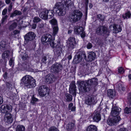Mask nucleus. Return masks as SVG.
I'll return each instance as SVG.
<instances>
[{
    "label": "nucleus",
    "instance_id": "79ce46f5",
    "mask_svg": "<svg viewBox=\"0 0 131 131\" xmlns=\"http://www.w3.org/2000/svg\"><path fill=\"white\" fill-rule=\"evenodd\" d=\"M119 90H122L124 91L125 90V87L123 85H119L118 87H117Z\"/></svg>",
    "mask_w": 131,
    "mask_h": 131
},
{
    "label": "nucleus",
    "instance_id": "7ed1b4c3",
    "mask_svg": "<svg viewBox=\"0 0 131 131\" xmlns=\"http://www.w3.org/2000/svg\"><path fill=\"white\" fill-rule=\"evenodd\" d=\"M82 15V13L79 10L74 11L70 14L69 19L71 22H76L80 20Z\"/></svg>",
    "mask_w": 131,
    "mask_h": 131
},
{
    "label": "nucleus",
    "instance_id": "412c9836",
    "mask_svg": "<svg viewBox=\"0 0 131 131\" xmlns=\"http://www.w3.org/2000/svg\"><path fill=\"white\" fill-rule=\"evenodd\" d=\"M54 77L52 74H48L45 77V81L48 83H52L54 81Z\"/></svg>",
    "mask_w": 131,
    "mask_h": 131
},
{
    "label": "nucleus",
    "instance_id": "c9c22d12",
    "mask_svg": "<svg viewBox=\"0 0 131 131\" xmlns=\"http://www.w3.org/2000/svg\"><path fill=\"white\" fill-rule=\"evenodd\" d=\"M125 113L128 114L131 113V107H126L124 110Z\"/></svg>",
    "mask_w": 131,
    "mask_h": 131
},
{
    "label": "nucleus",
    "instance_id": "a18cd8bd",
    "mask_svg": "<svg viewBox=\"0 0 131 131\" xmlns=\"http://www.w3.org/2000/svg\"><path fill=\"white\" fill-rule=\"evenodd\" d=\"M38 101V99L34 97H32V101H31V102L32 103H34L35 102H36L37 101Z\"/></svg>",
    "mask_w": 131,
    "mask_h": 131
},
{
    "label": "nucleus",
    "instance_id": "f03ea898",
    "mask_svg": "<svg viewBox=\"0 0 131 131\" xmlns=\"http://www.w3.org/2000/svg\"><path fill=\"white\" fill-rule=\"evenodd\" d=\"M21 80L28 88L34 87L36 86L35 80L29 75H25L23 78Z\"/></svg>",
    "mask_w": 131,
    "mask_h": 131
},
{
    "label": "nucleus",
    "instance_id": "37998d69",
    "mask_svg": "<svg viewBox=\"0 0 131 131\" xmlns=\"http://www.w3.org/2000/svg\"><path fill=\"white\" fill-rule=\"evenodd\" d=\"M47 58L46 57H42L41 60V64H45L46 63Z\"/></svg>",
    "mask_w": 131,
    "mask_h": 131
},
{
    "label": "nucleus",
    "instance_id": "3c124183",
    "mask_svg": "<svg viewBox=\"0 0 131 131\" xmlns=\"http://www.w3.org/2000/svg\"><path fill=\"white\" fill-rule=\"evenodd\" d=\"M7 10L6 9H4L2 12V14L3 15H5L7 13Z\"/></svg>",
    "mask_w": 131,
    "mask_h": 131
},
{
    "label": "nucleus",
    "instance_id": "09e8293b",
    "mask_svg": "<svg viewBox=\"0 0 131 131\" xmlns=\"http://www.w3.org/2000/svg\"><path fill=\"white\" fill-rule=\"evenodd\" d=\"M118 72L120 73H123L124 72V70L123 68L122 67L119 68L118 69Z\"/></svg>",
    "mask_w": 131,
    "mask_h": 131
},
{
    "label": "nucleus",
    "instance_id": "e2e57ef3",
    "mask_svg": "<svg viewBox=\"0 0 131 131\" xmlns=\"http://www.w3.org/2000/svg\"><path fill=\"white\" fill-rule=\"evenodd\" d=\"M7 73L5 72L3 75L4 77L5 78H6L7 77Z\"/></svg>",
    "mask_w": 131,
    "mask_h": 131
},
{
    "label": "nucleus",
    "instance_id": "c756f323",
    "mask_svg": "<svg viewBox=\"0 0 131 131\" xmlns=\"http://www.w3.org/2000/svg\"><path fill=\"white\" fill-rule=\"evenodd\" d=\"M25 128L22 125H18L16 127V131H25Z\"/></svg>",
    "mask_w": 131,
    "mask_h": 131
},
{
    "label": "nucleus",
    "instance_id": "e433bc0d",
    "mask_svg": "<svg viewBox=\"0 0 131 131\" xmlns=\"http://www.w3.org/2000/svg\"><path fill=\"white\" fill-rule=\"evenodd\" d=\"M66 96L67 98V101L69 102L71 101L72 100V96L69 94H66Z\"/></svg>",
    "mask_w": 131,
    "mask_h": 131
},
{
    "label": "nucleus",
    "instance_id": "1a4fd4ad",
    "mask_svg": "<svg viewBox=\"0 0 131 131\" xmlns=\"http://www.w3.org/2000/svg\"><path fill=\"white\" fill-rule=\"evenodd\" d=\"M62 66L60 64L57 63L53 65L51 68V71L54 73H58L62 69Z\"/></svg>",
    "mask_w": 131,
    "mask_h": 131
},
{
    "label": "nucleus",
    "instance_id": "49530a36",
    "mask_svg": "<svg viewBox=\"0 0 131 131\" xmlns=\"http://www.w3.org/2000/svg\"><path fill=\"white\" fill-rule=\"evenodd\" d=\"M7 17V16L6 15L3 17L2 21V23H4L6 21Z\"/></svg>",
    "mask_w": 131,
    "mask_h": 131
},
{
    "label": "nucleus",
    "instance_id": "a878e982",
    "mask_svg": "<svg viewBox=\"0 0 131 131\" xmlns=\"http://www.w3.org/2000/svg\"><path fill=\"white\" fill-rule=\"evenodd\" d=\"M97 80V79L95 78L91 79V86H92L93 87L95 88L98 84Z\"/></svg>",
    "mask_w": 131,
    "mask_h": 131
},
{
    "label": "nucleus",
    "instance_id": "ea45409f",
    "mask_svg": "<svg viewBox=\"0 0 131 131\" xmlns=\"http://www.w3.org/2000/svg\"><path fill=\"white\" fill-rule=\"evenodd\" d=\"M97 127L94 125H91V131H97Z\"/></svg>",
    "mask_w": 131,
    "mask_h": 131
},
{
    "label": "nucleus",
    "instance_id": "473e14b6",
    "mask_svg": "<svg viewBox=\"0 0 131 131\" xmlns=\"http://www.w3.org/2000/svg\"><path fill=\"white\" fill-rule=\"evenodd\" d=\"M9 52L8 51H5L2 54V57L3 58L6 59L7 58L8 56Z\"/></svg>",
    "mask_w": 131,
    "mask_h": 131
},
{
    "label": "nucleus",
    "instance_id": "680f3d73",
    "mask_svg": "<svg viewBox=\"0 0 131 131\" xmlns=\"http://www.w3.org/2000/svg\"><path fill=\"white\" fill-rule=\"evenodd\" d=\"M73 104L72 103H71L69 104V108L70 109H71V108L72 107V106L73 105Z\"/></svg>",
    "mask_w": 131,
    "mask_h": 131
},
{
    "label": "nucleus",
    "instance_id": "052dcab7",
    "mask_svg": "<svg viewBox=\"0 0 131 131\" xmlns=\"http://www.w3.org/2000/svg\"><path fill=\"white\" fill-rule=\"evenodd\" d=\"M3 102V98L1 97L0 96V105L2 104Z\"/></svg>",
    "mask_w": 131,
    "mask_h": 131
},
{
    "label": "nucleus",
    "instance_id": "b1692460",
    "mask_svg": "<svg viewBox=\"0 0 131 131\" xmlns=\"http://www.w3.org/2000/svg\"><path fill=\"white\" fill-rule=\"evenodd\" d=\"M107 94L108 96L113 98L115 95V92L113 90L111 89H109L107 91Z\"/></svg>",
    "mask_w": 131,
    "mask_h": 131
},
{
    "label": "nucleus",
    "instance_id": "f257e3e1",
    "mask_svg": "<svg viewBox=\"0 0 131 131\" xmlns=\"http://www.w3.org/2000/svg\"><path fill=\"white\" fill-rule=\"evenodd\" d=\"M73 4L71 0H62L61 3L58 2L56 3L53 7V10L58 15L63 16L65 13L63 5L68 8L72 6Z\"/></svg>",
    "mask_w": 131,
    "mask_h": 131
},
{
    "label": "nucleus",
    "instance_id": "0eeeda50",
    "mask_svg": "<svg viewBox=\"0 0 131 131\" xmlns=\"http://www.w3.org/2000/svg\"><path fill=\"white\" fill-rule=\"evenodd\" d=\"M88 82V81L85 82L82 81L79 84L80 88L84 92H86L90 91Z\"/></svg>",
    "mask_w": 131,
    "mask_h": 131
},
{
    "label": "nucleus",
    "instance_id": "603ef678",
    "mask_svg": "<svg viewBox=\"0 0 131 131\" xmlns=\"http://www.w3.org/2000/svg\"><path fill=\"white\" fill-rule=\"evenodd\" d=\"M5 43L4 41H2L0 43V45L3 47H5Z\"/></svg>",
    "mask_w": 131,
    "mask_h": 131
},
{
    "label": "nucleus",
    "instance_id": "9d476101",
    "mask_svg": "<svg viewBox=\"0 0 131 131\" xmlns=\"http://www.w3.org/2000/svg\"><path fill=\"white\" fill-rule=\"evenodd\" d=\"M119 117H113L111 118H108L107 120V124L109 125H114L121 120Z\"/></svg>",
    "mask_w": 131,
    "mask_h": 131
},
{
    "label": "nucleus",
    "instance_id": "4d7b16f0",
    "mask_svg": "<svg viewBox=\"0 0 131 131\" xmlns=\"http://www.w3.org/2000/svg\"><path fill=\"white\" fill-rule=\"evenodd\" d=\"M28 57V55L27 54H25V55H24L22 57V58L23 60H25Z\"/></svg>",
    "mask_w": 131,
    "mask_h": 131
},
{
    "label": "nucleus",
    "instance_id": "de8ad7c7",
    "mask_svg": "<svg viewBox=\"0 0 131 131\" xmlns=\"http://www.w3.org/2000/svg\"><path fill=\"white\" fill-rule=\"evenodd\" d=\"M127 100L130 104L131 103V93H129L127 98Z\"/></svg>",
    "mask_w": 131,
    "mask_h": 131
},
{
    "label": "nucleus",
    "instance_id": "f704fd0d",
    "mask_svg": "<svg viewBox=\"0 0 131 131\" xmlns=\"http://www.w3.org/2000/svg\"><path fill=\"white\" fill-rule=\"evenodd\" d=\"M97 18L100 20L103 21L105 17L104 15H102L101 14L97 15Z\"/></svg>",
    "mask_w": 131,
    "mask_h": 131
},
{
    "label": "nucleus",
    "instance_id": "bb28decb",
    "mask_svg": "<svg viewBox=\"0 0 131 131\" xmlns=\"http://www.w3.org/2000/svg\"><path fill=\"white\" fill-rule=\"evenodd\" d=\"M74 124L72 122H70L69 123L67 126V129L69 131L72 130L74 127Z\"/></svg>",
    "mask_w": 131,
    "mask_h": 131
},
{
    "label": "nucleus",
    "instance_id": "393cba45",
    "mask_svg": "<svg viewBox=\"0 0 131 131\" xmlns=\"http://www.w3.org/2000/svg\"><path fill=\"white\" fill-rule=\"evenodd\" d=\"M52 27L53 30L52 35L54 36L57 34L59 28L58 25L52 26Z\"/></svg>",
    "mask_w": 131,
    "mask_h": 131
},
{
    "label": "nucleus",
    "instance_id": "6e6d98bb",
    "mask_svg": "<svg viewBox=\"0 0 131 131\" xmlns=\"http://www.w3.org/2000/svg\"><path fill=\"white\" fill-rule=\"evenodd\" d=\"M13 64V60L12 58L10 59L9 61V64L10 66H12Z\"/></svg>",
    "mask_w": 131,
    "mask_h": 131
},
{
    "label": "nucleus",
    "instance_id": "69168bd1",
    "mask_svg": "<svg viewBox=\"0 0 131 131\" xmlns=\"http://www.w3.org/2000/svg\"><path fill=\"white\" fill-rule=\"evenodd\" d=\"M72 31V29H70L68 31V33L69 34H70L71 33Z\"/></svg>",
    "mask_w": 131,
    "mask_h": 131
},
{
    "label": "nucleus",
    "instance_id": "39448f33",
    "mask_svg": "<svg viewBox=\"0 0 131 131\" xmlns=\"http://www.w3.org/2000/svg\"><path fill=\"white\" fill-rule=\"evenodd\" d=\"M109 32L107 31V28L104 26H100L97 28L96 33L98 35L107 37L109 35Z\"/></svg>",
    "mask_w": 131,
    "mask_h": 131
},
{
    "label": "nucleus",
    "instance_id": "5701e85b",
    "mask_svg": "<svg viewBox=\"0 0 131 131\" xmlns=\"http://www.w3.org/2000/svg\"><path fill=\"white\" fill-rule=\"evenodd\" d=\"M8 24L10 25L9 28L10 30L15 28L17 25V23L14 21H10L8 23Z\"/></svg>",
    "mask_w": 131,
    "mask_h": 131
},
{
    "label": "nucleus",
    "instance_id": "c85d7f7f",
    "mask_svg": "<svg viewBox=\"0 0 131 131\" xmlns=\"http://www.w3.org/2000/svg\"><path fill=\"white\" fill-rule=\"evenodd\" d=\"M131 16V13L129 11H128L122 15V17L124 19L130 18Z\"/></svg>",
    "mask_w": 131,
    "mask_h": 131
},
{
    "label": "nucleus",
    "instance_id": "bf43d9fd",
    "mask_svg": "<svg viewBox=\"0 0 131 131\" xmlns=\"http://www.w3.org/2000/svg\"><path fill=\"white\" fill-rule=\"evenodd\" d=\"M36 26V24H33L32 26V28L33 29H35Z\"/></svg>",
    "mask_w": 131,
    "mask_h": 131
},
{
    "label": "nucleus",
    "instance_id": "8fccbe9b",
    "mask_svg": "<svg viewBox=\"0 0 131 131\" xmlns=\"http://www.w3.org/2000/svg\"><path fill=\"white\" fill-rule=\"evenodd\" d=\"M117 131H128L125 128H120Z\"/></svg>",
    "mask_w": 131,
    "mask_h": 131
},
{
    "label": "nucleus",
    "instance_id": "dca6fc26",
    "mask_svg": "<svg viewBox=\"0 0 131 131\" xmlns=\"http://www.w3.org/2000/svg\"><path fill=\"white\" fill-rule=\"evenodd\" d=\"M35 36L36 35L34 32L30 31L26 34L24 38L26 40L31 41L35 39Z\"/></svg>",
    "mask_w": 131,
    "mask_h": 131
},
{
    "label": "nucleus",
    "instance_id": "cd10ccee",
    "mask_svg": "<svg viewBox=\"0 0 131 131\" xmlns=\"http://www.w3.org/2000/svg\"><path fill=\"white\" fill-rule=\"evenodd\" d=\"M53 11L55 12L53 10V11L52 10H47V18H51L53 16Z\"/></svg>",
    "mask_w": 131,
    "mask_h": 131
},
{
    "label": "nucleus",
    "instance_id": "7c9ffc66",
    "mask_svg": "<svg viewBox=\"0 0 131 131\" xmlns=\"http://www.w3.org/2000/svg\"><path fill=\"white\" fill-rule=\"evenodd\" d=\"M21 14V12L20 11L16 10L10 15V17H13L17 15H20Z\"/></svg>",
    "mask_w": 131,
    "mask_h": 131
},
{
    "label": "nucleus",
    "instance_id": "4468645a",
    "mask_svg": "<svg viewBox=\"0 0 131 131\" xmlns=\"http://www.w3.org/2000/svg\"><path fill=\"white\" fill-rule=\"evenodd\" d=\"M121 111V109L117 107H114L112 109L111 115L113 117H119L118 115Z\"/></svg>",
    "mask_w": 131,
    "mask_h": 131
},
{
    "label": "nucleus",
    "instance_id": "6ab92c4d",
    "mask_svg": "<svg viewBox=\"0 0 131 131\" xmlns=\"http://www.w3.org/2000/svg\"><path fill=\"white\" fill-rule=\"evenodd\" d=\"M75 88V86L74 83H72L70 84L69 88V92L70 94L75 96L76 95Z\"/></svg>",
    "mask_w": 131,
    "mask_h": 131
},
{
    "label": "nucleus",
    "instance_id": "a19ab883",
    "mask_svg": "<svg viewBox=\"0 0 131 131\" xmlns=\"http://www.w3.org/2000/svg\"><path fill=\"white\" fill-rule=\"evenodd\" d=\"M48 131H58V130L56 127L52 126L49 128Z\"/></svg>",
    "mask_w": 131,
    "mask_h": 131
},
{
    "label": "nucleus",
    "instance_id": "f3484780",
    "mask_svg": "<svg viewBox=\"0 0 131 131\" xmlns=\"http://www.w3.org/2000/svg\"><path fill=\"white\" fill-rule=\"evenodd\" d=\"M113 28V32L116 34L120 32L122 30V28L119 25L114 24L113 25H111L109 26V28Z\"/></svg>",
    "mask_w": 131,
    "mask_h": 131
},
{
    "label": "nucleus",
    "instance_id": "5fc2aeb1",
    "mask_svg": "<svg viewBox=\"0 0 131 131\" xmlns=\"http://www.w3.org/2000/svg\"><path fill=\"white\" fill-rule=\"evenodd\" d=\"M12 8V4L11 3L10 4L9 6V7L8 8V10L9 11H10L11 10Z\"/></svg>",
    "mask_w": 131,
    "mask_h": 131
},
{
    "label": "nucleus",
    "instance_id": "423d86ee",
    "mask_svg": "<svg viewBox=\"0 0 131 131\" xmlns=\"http://www.w3.org/2000/svg\"><path fill=\"white\" fill-rule=\"evenodd\" d=\"M48 88L45 85L40 86L38 89V92L39 95L41 97L46 96L48 93Z\"/></svg>",
    "mask_w": 131,
    "mask_h": 131
},
{
    "label": "nucleus",
    "instance_id": "13d9d810",
    "mask_svg": "<svg viewBox=\"0 0 131 131\" xmlns=\"http://www.w3.org/2000/svg\"><path fill=\"white\" fill-rule=\"evenodd\" d=\"M14 34H17L19 33V31L17 30H15L14 31Z\"/></svg>",
    "mask_w": 131,
    "mask_h": 131
},
{
    "label": "nucleus",
    "instance_id": "2f4dec72",
    "mask_svg": "<svg viewBox=\"0 0 131 131\" xmlns=\"http://www.w3.org/2000/svg\"><path fill=\"white\" fill-rule=\"evenodd\" d=\"M51 25V27L58 25L57 20L55 19H52L49 21Z\"/></svg>",
    "mask_w": 131,
    "mask_h": 131
},
{
    "label": "nucleus",
    "instance_id": "4be33fe9",
    "mask_svg": "<svg viewBox=\"0 0 131 131\" xmlns=\"http://www.w3.org/2000/svg\"><path fill=\"white\" fill-rule=\"evenodd\" d=\"M47 10L44 9L40 13V16L42 19H47Z\"/></svg>",
    "mask_w": 131,
    "mask_h": 131
},
{
    "label": "nucleus",
    "instance_id": "2eb2a0df",
    "mask_svg": "<svg viewBox=\"0 0 131 131\" xmlns=\"http://www.w3.org/2000/svg\"><path fill=\"white\" fill-rule=\"evenodd\" d=\"M0 110L2 113H8V112L12 111V107L10 106L3 105L1 106L0 108Z\"/></svg>",
    "mask_w": 131,
    "mask_h": 131
},
{
    "label": "nucleus",
    "instance_id": "6e6552de",
    "mask_svg": "<svg viewBox=\"0 0 131 131\" xmlns=\"http://www.w3.org/2000/svg\"><path fill=\"white\" fill-rule=\"evenodd\" d=\"M83 58H84L85 59L86 56L85 52L82 51L79 53L77 56L74 57L73 61L75 63H78L81 61Z\"/></svg>",
    "mask_w": 131,
    "mask_h": 131
},
{
    "label": "nucleus",
    "instance_id": "aec40b11",
    "mask_svg": "<svg viewBox=\"0 0 131 131\" xmlns=\"http://www.w3.org/2000/svg\"><path fill=\"white\" fill-rule=\"evenodd\" d=\"M5 121L6 122L9 123H11L13 121L12 116L10 113H8L6 114L5 117Z\"/></svg>",
    "mask_w": 131,
    "mask_h": 131
},
{
    "label": "nucleus",
    "instance_id": "774afa93",
    "mask_svg": "<svg viewBox=\"0 0 131 131\" xmlns=\"http://www.w3.org/2000/svg\"><path fill=\"white\" fill-rule=\"evenodd\" d=\"M10 2V0H6L5 2L7 4H9Z\"/></svg>",
    "mask_w": 131,
    "mask_h": 131
},
{
    "label": "nucleus",
    "instance_id": "864d4df0",
    "mask_svg": "<svg viewBox=\"0 0 131 131\" xmlns=\"http://www.w3.org/2000/svg\"><path fill=\"white\" fill-rule=\"evenodd\" d=\"M44 26V23H41L39 24V27L40 28H42Z\"/></svg>",
    "mask_w": 131,
    "mask_h": 131
},
{
    "label": "nucleus",
    "instance_id": "ddd939ff",
    "mask_svg": "<svg viewBox=\"0 0 131 131\" xmlns=\"http://www.w3.org/2000/svg\"><path fill=\"white\" fill-rule=\"evenodd\" d=\"M76 43L74 38L71 37L69 38L68 42V47L71 49L74 48L76 46Z\"/></svg>",
    "mask_w": 131,
    "mask_h": 131
},
{
    "label": "nucleus",
    "instance_id": "9b49d317",
    "mask_svg": "<svg viewBox=\"0 0 131 131\" xmlns=\"http://www.w3.org/2000/svg\"><path fill=\"white\" fill-rule=\"evenodd\" d=\"M74 31L76 34L80 35L82 38H83L85 36V33L82 27H75L74 28Z\"/></svg>",
    "mask_w": 131,
    "mask_h": 131
},
{
    "label": "nucleus",
    "instance_id": "72a5a7b5",
    "mask_svg": "<svg viewBox=\"0 0 131 131\" xmlns=\"http://www.w3.org/2000/svg\"><path fill=\"white\" fill-rule=\"evenodd\" d=\"M97 101L95 96H92L91 98V104H94L96 103Z\"/></svg>",
    "mask_w": 131,
    "mask_h": 131
},
{
    "label": "nucleus",
    "instance_id": "20e7f679",
    "mask_svg": "<svg viewBox=\"0 0 131 131\" xmlns=\"http://www.w3.org/2000/svg\"><path fill=\"white\" fill-rule=\"evenodd\" d=\"M50 44V47L54 49V52H56L59 55L62 52V45H60V43L58 42L57 44L54 43V41L52 40L48 43V44Z\"/></svg>",
    "mask_w": 131,
    "mask_h": 131
},
{
    "label": "nucleus",
    "instance_id": "a211bd4d",
    "mask_svg": "<svg viewBox=\"0 0 131 131\" xmlns=\"http://www.w3.org/2000/svg\"><path fill=\"white\" fill-rule=\"evenodd\" d=\"M93 117V119L94 121L98 122L101 119V116L100 111H95Z\"/></svg>",
    "mask_w": 131,
    "mask_h": 131
},
{
    "label": "nucleus",
    "instance_id": "4c0bfd02",
    "mask_svg": "<svg viewBox=\"0 0 131 131\" xmlns=\"http://www.w3.org/2000/svg\"><path fill=\"white\" fill-rule=\"evenodd\" d=\"M40 19L39 17H37L34 18L33 22L34 23H38L40 21Z\"/></svg>",
    "mask_w": 131,
    "mask_h": 131
},
{
    "label": "nucleus",
    "instance_id": "f8f14e48",
    "mask_svg": "<svg viewBox=\"0 0 131 131\" xmlns=\"http://www.w3.org/2000/svg\"><path fill=\"white\" fill-rule=\"evenodd\" d=\"M52 36L49 34H47L43 36L41 38V41L43 44L46 43L48 44V43L52 40Z\"/></svg>",
    "mask_w": 131,
    "mask_h": 131
},
{
    "label": "nucleus",
    "instance_id": "0e129e2a",
    "mask_svg": "<svg viewBox=\"0 0 131 131\" xmlns=\"http://www.w3.org/2000/svg\"><path fill=\"white\" fill-rule=\"evenodd\" d=\"M87 48L88 49H90V43H89L87 45Z\"/></svg>",
    "mask_w": 131,
    "mask_h": 131
},
{
    "label": "nucleus",
    "instance_id": "58836bf2",
    "mask_svg": "<svg viewBox=\"0 0 131 131\" xmlns=\"http://www.w3.org/2000/svg\"><path fill=\"white\" fill-rule=\"evenodd\" d=\"M96 55L95 53L93 52H91V60L92 59V60H94L95 58Z\"/></svg>",
    "mask_w": 131,
    "mask_h": 131
},
{
    "label": "nucleus",
    "instance_id": "c03bdc74",
    "mask_svg": "<svg viewBox=\"0 0 131 131\" xmlns=\"http://www.w3.org/2000/svg\"><path fill=\"white\" fill-rule=\"evenodd\" d=\"M85 103L86 104L88 105H90V97L86 98L85 101Z\"/></svg>",
    "mask_w": 131,
    "mask_h": 131
},
{
    "label": "nucleus",
    "instance_id": "338daca9",
    "mask_svg": "<svg viewBox=\"0 0 131 131\" xmlns=\"http://www.w3.org/2000/svg\"><path fill=\"white\" fill-rule=\"evenodd\" d=\"M71 110L72 111H74L75 110V108L74 107H73L71 108Z\"/></svg>",
    "mask_w": 131,
    "mask_h": 131
}]
</instances>
